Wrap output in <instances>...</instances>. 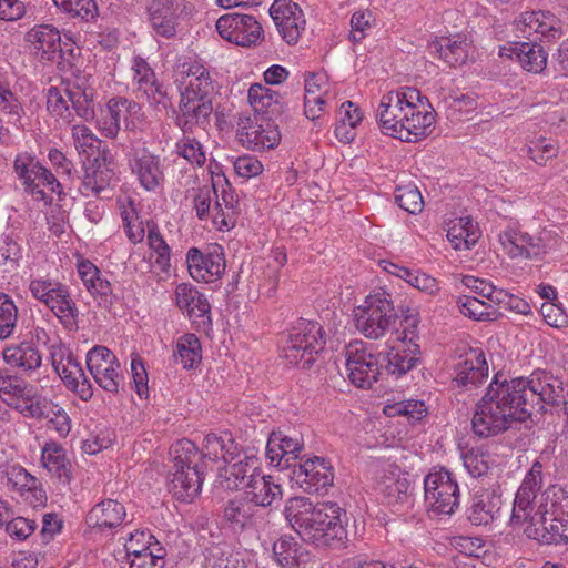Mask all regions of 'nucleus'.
Wrapping results in <instances>:
<instances>
[{
  "label": "nucleus",
  "instance_id": "obj_51",
  "mask_svg": "<svg viewBox=\"0 0 568 568\" xmlns=\"http://www.w3.org/2000/svg\"><path fill=\"white\" fill-rule=\"evenodd\" d=\"M113 365L121 367L116 356L105 346L97 345L87 354V367L91 375Z\"/></svg>",
  "mask_w": 568,
  "mask_h": 568
},
{
  "label": "nucleus",
  "instance_id": "obj_59",
  "mask_svg": "<svg viewBox=\"0 0 568 568\" xmlns=\"http://www.w3.org/2000/svg\"><path fill=\"white\" fill-rule=\"evenodd\" d=\"M120 371L121 367L113 365L112 367L102 368L100 372L92 374V377L105 392L118 394L120 388L124 386V377Z\"/></svg>",
  "mask_w": 568,
  "mask_h": 568
},
{
  "label": "nucleus",
  "instance_id": "obj_27",
  "mask_svg": "<svg viewBox=\"0 0 568 568\" xmlns=\"http://www.w3.org/2000/svg\"><path fill=\"white\" fill-rule=\"evenodd\" d=\"M213 110V103L193 102L189 98L180 99L176 124L184 134L193 133L195 128L205 130L210 124Z\"/></svg>",
  "mask_w": 568,
  "mask_h": 568
},
{
  "label": "nucleus",
  "instance_id": "obj_57",
  "mask_svg": "<svg viewBox=\"0 0 568 568\" xmlns=\"http://www.w3.org/2000/svg\"><path fill=\"white\" fill-rule=\"evenodd\" d=\"M155 548L130 558V568H164L165 549L155 541Z\"/></svg>",
  "mask_w": 568,
  "mask_h": 568
},
{
  "label": "nucleus",
  "instance_id": "obj_13",
  "mask_svg": "<svg viewBox=\"0 0 568 568\" xmlns=\"http://www.w3.org/2000/svg\"><path fill=\"white\" fill-rule=\"evenodd\" d=\"M270 16L282 39L290 45L297 43L306 27L301 7L292 0H274Z\"/></svg>",
  "mask_w": 568,
  "mask_h": 568
},
{
  "label": "nucleus",
  "instance_id": "obj_47",
  "mask_svg": "<svg viewBox=\"0 0 568 568\" xmlns=\"http://www.w3.org/2000/svg\"><path fill=\"white\" fill-rule=\"evenodd\" d=\"M458 307L463 315L476 321L496 320V311L488 306L484 301L474 296H463L458 298Z\"/></svg>",
  "mask_w": 568,
  "mask_h": 568
},
{
  "label": "nucleus",
  "instance_id": "obj_32",
  "mask_svg": "<svg viewBox=\"0 0 568 568\" xmlns=\"http://www.w3.org/2000/svg\"><path fill=\"white\" fill-rule=\"evenodd\" d=\"M500 243L511 257L532 258L542 251L541 239L515 230H506L499 235Z\"/></svg>",
  "mask_w": 568,
  "mask_h": 568
},
{
  "label": "nucleus",
  "instance_id": "obj_33",
  "mask_svg": "<svg viewBox=\"0 0 568 568\" xmlns=\"http://www.w3.org/2000/svg\"><path fill=\"white\" fill-rule=\"evenodd\" d=\"M547 513L548 511L545 514H534L531 523H528L524 529L525 535L540 544H566L564 536H561L558 516L551 514V518H548L546 516Z\"/></svg>",
  "mask_w": 568,
  "mask_h": 568
},
{
  "label": "nucleus",
  "instance_id": "obj_40",
  "mask_svg": "<svg viewBox=\"0 0 568 568\" xmlns=\"http://www.w3.org/2000/svg\"><path fill=\"white\" fill-rule=\"evenodd\" d=\"M273 556L282 568H295L303 561V547L292 536H282L273 544Z\"/></svg>",
  "mask_w": 568,
  "mask_h": 568
},
{
  "label": "nucleus",
  "instance_id": "obj_35",
  "mask_svg": "<svg viewBox=\"0 0 568 568\" xmlns=\"http://www.w3.org/2000/svg\"><path fill=\"white\" fill-rule=\"evenodd\" d=\"M125 508L122 504L113 499H106L97 504L87 516L89 527L105 529L115 528L122 524L125 518Z\"/></svg>",
  "mask_w": 568,
  "mask_h": 568
},
{
  "label": "nucleus",
  "instance_id": "obj_22",
  "mask_svg": "<svg viewBox=\"0 0 568 568\" xmlns=\"http://www.w3.org/2000/svg\"><path fill=\"white\" fill-rule=\"evenodd\" d=\"M26 41L43 61H53L61 52L60 31L52 24H39L26 33Z\"/></svg>",
  "mask_w": 568,
  "mask_h": 568
},
{
  "label": "nucleus",
  "instance_id": "obj_42",
  "mask_svg": "<svg viewBox=\"0 0 568 568\" xmlns=\"http://www.w3.org/2000/svg\"><path fill=\"white\" fill-rule=\"evenodd\" d=\"M59 292L60 293L57 295L54 304L51 305L50 311L59 318L60 323L64 327L72 328L73 326H77L79 310L65 285Z\"/></svg>",
  "mask_w": 568,
  "mask_h": 568
},
{
  "label": "nucleus",
  "instance_id": "obj_3",
  "mask_svg": "<svg viewBox=\"0 0 568 568\" xmlns=\"http://www.w3.org/2000/svg\"><path fill=\"white\" fill-rule=\"evenodd\" d=\"M248 101L255 115L239 123L240 142L254 152L274 149L281 141L276 121L285 116L287 103L277 91L260 83L248 89Z\"/></svg>",
  "mask_w": 568,
  "mask_h": 568
},
{
  "label": "nucleus",
  "instance_id": "obj_19",
  "mask_svg": "<svg viewBox=\"0 0 568 568\" xmlns=\"http://www.w3.org/2000/svg\"><path fill=\"white\" fill-rule=\"evenodd\" d=\"M404 111H406V118L403 123V131L405 133L399 139L400 141L415 142L430 134L435 124V111L428 100L423 99L422 102L413 101V103L405 106Z\"/></svg>",
  "mask_w": 568,
  "mask_h": 568
},
{
  "label": "nucleus",
  "instance_id": "obj_37",
  "mask_svg": "<svg viewBox=\"0 0 568 568\" xmlns=\"http://www.w3.org/2000/svg\"><path fill=\"white\" fill-rule=\"evenodd\" d=\"M135 106V102L125 98L111 99L105 110L101 112V116L97 120L98 129L105 138H115L120 131L122 112H130Z\"/></svg>",
  "mask_w": 568,
  "mask_h": 568
},
{
  "label": "nucleus",
  "instance_id": "obj_31",
  "mask_svg": "<svg viewBox=\"0 0 568 568\" xmlns=\"http://www.w3.org/2000/svg\"><path fill=\"white\" fill-rule=\"evenodd\" d=\"M501 497L495 490L484 489L476 493L468 508V520L476 526L493 523L500 510Z\"/></svg>",
  "mask_w": 568,
  "mask_h": 568
},
{
  "label": "nucleus",
  "instance_id": "obj_24",
  "mask_svg": "<svg viewBox=\"0 0 568 568\" xmlns=\"http://www.w3.org/2000/svg\"><path fill=\"white\" fill-rule=\"evenodd\" d=\"M376 489L388 504L403 503L410 495L408 474L396 465H387L377 479Z\"/></svg>",
  "mask_w": 568,
  "mask_h": 568
},
{
  "label": "nucleus",
  "instance_id": "obj_12",
  "mask_svg": "<svg viewBox=\"0 0 568 568\" xmlns=\"http://www.w3.org/2000/svg\"><path fill=\"white\" fill-rule=\"evenodd\" d=\"M216 30L223 39L241 47L257 45L264 38L262 24L253 14L243 11L220 17Z\"/></svg>",
  "mask_w": 568,
  "mask_h": 568
},
{
  "label": "nucleus",
  "instance_id": "obj_43",
  "mask_svg": "<svg viewBox=\"0 0 568 568\" xmlns=\"http://www.w3.org/2000/svg\"><path fill=\"white\" fill-rule=\"evenodd\" d=\"M174 357L175 362L180 363L183 368H193L201 361V345L199 338L194 334L183 335L178 342Z\"/></svg>",
  "mask_w": 568,
  "mask_h": 568
},
{
  "label": "nucleus",
  "instance_id": "obj_7",
  "mask_svg": "<svg viewBox=\"0 0 568 568\" xmlns=\"http://www.w3.org/2000/svg\"><path fill=\"white\" fill-rule=\"evenodd\" d=\"M398 320L392 295L382 290L368 295L364 303L354 308L355 327L365 337H383Z\"/></svg>",
  "mask_w": 568,
  "mask_h": 568
},
{
  "label": "nucleus",
  "instance_id": "obj_64",
  "mask_svg": "<svg viewBox=\"0 0 568 568\" xmlns=\"http://www.w3.org/2000/svg\"><path fill=\"white\" fill-rule=\"evenodd\" d=\"M4 525L6 532L17 540L27 539L37 527L34 520L23 517L10 518Z\"/></svg>",
  "mask_w": 568,
  "mask_h": 568
},
{
  "label": "nucleus",
  "instance_id": "obj_28",
  "mask_svg": "<svg viewBox=\"0 0 568 568\" xmlns=\"http://www.w3.org/2000/svg\"><path fill=\"white\" fill-rule=\"evenodd\" d=\"M185 88L181 90V99H191L193 102L213 103L215 99L214 85L209 71L201 64L189 67Z\"/></svg>",
  "mask_w": 568,
  "mask_h": 568
},
{
  "label": "nucleus",
  "instance_id": "obj_44",
  "mask_svg": "<svg viewBox=\"0 0 568 568\" xmlns=\"http://www.w3.org/2000/svg\"><path fill=\"white\" fill-rule=\"evenodd\" d=\"M65 94L78 116L84 121L94 119L93 92L91 89L74 85L65 88Z\"/></svg>",
  "mask_w": 568,
  "mask_h": 568
},
{
  "label": "nucleus",
  "instance_id": "obj_41",
  "mask_svg": "<svg viewBox=\"0 0 568 568\" xmlns=\"http://www.w3.org/2000/svg\"><path fill=\"white\" fill-rule=\"evenodd\" d=\"M447 239L455 250H469L477 242V233L469 216L453 221Z\"/></svg>",
  "mask_w": 568,
  "mask_h": 568
},
{
  "label": "nucleus",
  "instance_id": "obj_17",
  "mask_svg": "<svg viewBox=\"0 0 568 568\" xmlns=\"http://www.w3.org/2000/svg\"><path fill=\"white\" fill-rule=\"evenodd\" d=\"M224 468L219 469L217 484L226 490L245 489L246 484L260 475L258 458L247 453H242L240 449V457H236L232 463H225Z\"/></svg>",
  "mask_w": 568,
  "mask_h": 568
},
{
  "label": "nucleus",
  "instance_id": "obj_1",
  "mask_svg": "<svg viewBox=\"0 0 568 568\" xmlns=\"http://www.w3.org/2000/svg\"><path fill=\"white\" fill-rule=\"evenodd\" d=\"M170 455L173 467L169 489L178 500L191 503L201 493L205 475L213 470L212 465L220 459L232 463L240 457V447L230 433H210L201 450L192 440L183 438L171 446Z\"/></svg>",
  "mask_w": 568,
  "mask_h": 568
},
{
  "label": "nucleus",
  "instance_id": "obj_6",
  "mask_svg": "<svg viewBox=\"0 0 568 568\" xmlns=\"http://www.w3.org/2000/svg\"><path fill=\"white\" fill-rule=\"evenodd\" d=\"M325 332L313 321L300 320L290 331L282 346L283 358L292 365L310 369L325 347Z\"/></svg>",
  "mask_w": 568,
  "mask_h": 568
},
{
  "label": "nucleus",
  "instance_id": "obj_23",
  "mask_svg": "<svg viewBox=\"0 0 568 568\" xmlns=\"http://www.w3.org/2000/svg\"><path fill=\"white\" fill-rule=\"evenodd\" d=\"M243 495L254 504L255 508H271L281 503L283 489L272 476L260 474L250 479Z\"/></svg>",
  "mask_w": 568,
  "mask_h": 568
},
{
  "label": "nucleus",
  "instance_id": "obj_54",
  "mask_svg": "<svg viewBox=\"0 0 568 568\" xmlns=\"http://www.w3.org/2000/svg\"><path fill=\"white\" fill-rule=\"evenodd\" d=\"M155 537L148 529H136L130 534L124 548L128 557L154 549Z\"/></svg>",
  "mask_w": 568,
  "mask_h": 568
},
{
  "label": "nucleus",
  "instance_id": "obj_52",
  "mask_svg": "<svg viewBox=\"0 0 568 568\" xmlns=\"http://www.w3.org/2000/svg\"><path fill=\"white\" fill-rule=\"evenodd\" d=\"M395 201L399 207L410 214H417L424 207L423 196L415 185L397 186L395 190Z\"/></svg>",
  "mask_w": 568,
  "mask_h": 568
},
{
  "label": "nucleus",
  "instance_id": "obj_9",
  "mask_svg": "<svg viewBox=\"0 0 568 568\" xmlns=\"http://www.w3.org/2000/svg\"><path fill=\"white\" fill-rule=\"evenodd\" d=\"M423 99L427 101V98L422 95L417 89L409 87L383 95L376 113L382 132L395 139H402L405 133L403 131L406 118L405 106L413 101L422 102Z\"/></svg>",
  "mask_w": 568,
  "mask_h": 568
},
{
  "label": "nucleus",
  "instance_id": "obj_15",
  "mask_svg": "<svg viewBox=\"0 0 568 568\" xmlns=\"http://www.w3.org/2000/svg\"><path fill=\"white\" fill-rule=\"evenodd\" d=\"M176 306L197 328L204 331L212 327L211 304L206 296L190 283H181L175 288Z\"/></svg>",
  "mask_w": 568,
  "mask_h": 568
},
{
  "label": "nucleus",
  "instance_id": "obj_50",
  "mask_svg": "<svg viewBox=\"0 0 568 568\" xmlns=\"http://www.w3.org/2000/svg\"><path fill=\"white\" fill-rule=\"evenodd\" d=\"M54 4L72 17L91 21L98 16V6L94 0H52Z\"/></svg>",
  "mask_w": 568,
  "mask_h": 568
},
{
  "label": "nucleus",
  "instance_id": "obj_21",
  "mask_svg": "<svg viewBox=\"0 0 568 568\" xmlns=\"http://www.w3.org/2000/svg\"><path fill=\"white\" fill-rule=\"evenodd\" d=\"M130 166L140 184L146 191H154L164 180L160 158L146 148L133 149L130 154Z\"/></svg>",
  "mask_w": 568,
  "mask_h": 568
},
{
  "label": "nucleus",
  "instance_id": "obj_61",
  "mask_svg": "<svg viewBox=\"0 0 568 568\" xmlns=\"http://www.w3.org/2000/svg\"><path fill=\"white\" fill-rule=\"evenodd\" d=\"M405 273L406 275H404L402 280L418 291L429 295H436L439 292L438 282L433 276L419 271H412L409 268H407Z\"/></svg>",
  "mask_w": 568,
  "mask_h": 568
},
{
  "label": "nucleus",
  "instance_id": "obj_34",
  "mask_svg": "<svg viewBox=\"0 0 568 568\" xmlns=\"http://www.w3.org/2000/svg\"><path fill=\"white\" fill-rule=\"evenodd\" d=\"M558 21L555 16L544 11L524 12L517 21V30L530 34L539 33L549 41L560 37L561 31L557 26Z\"/></svg>",
  "mask_w": 568,
  "mask_h": 568
},
{
  "label": "nucleus",
  "instance_id": "obj_11",
  "mask_svg": "<svg viewBox=\"0 0 568 568\" xmlns=\"http://www.w3.org/2000/svg\"><path fill=\"white\" fill-rule=\"evenodd\" d=\"M349 382L359 388H371L381 375V354L375 355L362 341L351 342L345 348Z\"/></svg>",
  "mask_w": 568,
  "mask_h": 568
},
{
  "label": "nucleus",
  "instance_id": "obj_30",
  "mask_svg": "<svg viewBox=\"0 0 568 568\" xmlns=\"http://www.w3.org/2000/svg\"><path fill=\"white\" fill-rule=\"evenodd\" d=\"M257 509L244 495L229 499L223 509V518L227 527L242 532L254 524Z\"/></svg>",
  "mask_w": 568,
  "mask_h": 568
},
{
  "label": "nucleus",
  "instance_id": "obj_60",
  "mask_svg": "<svg viewBox=\"0 0 568 568\" xmlns=\"http://www.w3.org/2000/svg\"><path fill=\"white\" fill-rule=\"evenodd\" d=\"M176 153L192 164L202 165L205 162V153L201 143L189 136H184L176 143Z\"/></svg>",
  "mask_w": 568,
  "mask_h": 568
},
{
  "label": "nucleus",
  "instance_id": "obj_2",
  "mask_svg": "<svg viewBox=\"0 0 568 568\" xmlns=\"http://www.w3.org/2000/svg\"><path fill=\"white\" fill-rule=\"evenodd\" d=\"M283 514L305 542L320 549L346 547V511L337 503L314 505L308 498L293 497L285 503Z\"/></svg>",
  "mask_w": 568,
  "mask_h": 568
},
{
  "label": "nucleus",
  "instance_id": "obj_5",
  "mask_svg": "<svg viewBox=\"0 0 568 568\" xmlns=\"http://www.w3.org/2000/svg\"><path fill=\"white\" fill-rule=\"evenodd\" d=\"M504 382L527 419L534 413L545 412V405L560 406L564 402V382L548 371L536 369L529 376Z\"/></svg>",
  "mask_w": 568,
  "mask_h": 568
},
{
  "label": "nucleus",
  "instance_id": "obj_18",
  "mask_svg": "<svg viewBox=\"0 0 568 568\" xmlns=\"http://www.w3.org/2000/svg\"><path fill=\"white\" fill-rule=\"evenodd\" d=\"M52 365L69 390L73 392L84 402L92 398V384L71 352L67 355H61L60 359H57L55 355H53Z\"/></svg>",
  "mask_w": 568,
  "mask_h": 568
},
{
  "label": "nucleus",
  "instance_id": "obj_26",
  "mask_svg": "<svg viewBox=\"0 0 568 568\" xmlns=\"http://www.w3.org/2000/svg\"><path fill=\"white\" fill-rule=\"evenodd\" d=\"M499 55L510 59L516 58L523 69L532 73L541 72L547 63V53L535 41L514 42L509 47H501Z\"/></svg>",
  "mask_w": 568,
  "mask_h": 568
},
{
  "label": "nucleus",
  "instance_id": "obj_53",
  "mask_svg": "<svg viewBox=\"0 0 568 568\" xmlns=\"http://www.w3.org/2000/svg\"><path fill=\"white\" fill-rule=\"evenodd\" d=\"M69 102L65 88L63 90L57 87L49 88L47 94L48 111L53 115L60 116L68 123L72 121V114L69 111Z\"/></svg>",
  "mask_w": 568,
  "mask_h": 568
},
{
  "label": "nucleus",
  "instance_id": "obj_62",
  "mask_svg": "<svg viewBox=\"0 0 568 568\" xmlns=\"http://www.w3.org/2000/svg\"><path fill=\"white\" fill-rule=\"evenodd\" d=\"M8 485H10L13 489L20 491L24 495V491L28 488H34V485H38V478L29 474L21 466H12L7 473Z\"/></svg>",
  "mask_w": 568,
  "mask_h": 568
},
{
  "label": "nucleus",
  "instance_id": "obj_10",
  "mask_svg": "<svg viewBox=\"0 0 568 568\" xmlns=\"http://www.w3.org/2000/svg\"><path fill=\"white\" fill-rule=\"evenodd\" d=\"M425 503L435 514L452 515L459 506V487L453 474L440 468L424 479Z\"/></svg>",
  "mask_w": 568,
  "mask_h": 568
},
{
  "label": "nucleus",
  "instance_id": "obj_63",
  "mask_svg": "<svg viewBox=\"0 0 568 568\" xmlns=\"http://www.w3.org/2000/svg\"><path fill=\"white\" fill-rule=\"evenodd\" d=\"M213 199H217V192L214 184L204 185L199 189L197 194L194 197L193 204L196 211V216L200 220H205L209 216Z\"/></svg>",
  "mask_w": 568,
  "mask_h": 568
},
{
  "label": "nucleus",
  "instance_id": "obj_38",
  "mask_svg": "<svg viewBox=\"0 0 568 568\" xmlns=\"http://www.w3.org/2000/svg\"><path fill=\"white\" fill-rule=\"evenodd\" d=\"M488 377V365L483 353L473 352L459 364L456 381L464 387H477Z\"/></svg>",
  "mask_w": 568,
  "mask_h": 568
},
{
  "label": "nucleus",
  "instance_id": "obj_36",
  "mask_svg": "<svg viewBox=\"0 0 568 568\" xmlns=\"http://www.w3.org/2000/svg\"><path fill=\"white\" fill-rule=\"evenodd\" d=\"M43 467L60 481L69 484L72 479V464L65 449L58 443H47L42 448Z\"/></svg>",
  "mask_w": 568,
  "mask_h": 568
},
{
  "label": "nucleus",
  "instance_id": "obj_14",
  "mask_svg": "<svg viewBox=\"0 0 568 568\" xmlns=\"http://www.w3.org/2000/svg\"><path fill=\"white\" fill-rule=\"evenodd\" d=\"M293 476L300 487L308 494H320L334 481L332 465L317 456L305 460L302 458L297 467L295 466Z\"/></svg>",
  "mask_w": 568,
  "mask_h": 568
},
{
  "label": "nucleus",
  "instance_id": "obj_46",
  "mask_svg": "<svg viewBox=\"0 0 568 568\" xmlns=\"http://www.w3.org/2000/svg\"><path fill=\"white\" fill-rule=\"evenodd\" d=\"M521 152L528 155L536 164L545 165L549 159L557 156L558 148L551 140L540 136L525 145Z\"/></svg>",
  "mask_w": 568,
  "mask_h": 568
},
{
  "label": "nucleus",
  "instance_id": "obj_56",
  "mask_svg": "<svg viewBox=\"0 0 568 568\" xmlns=\"http://www.w3.org/2000/svg\"><path fill=\"white\" fill-rule=\"evenodd\" d=\"M418 313L412 312L407 308L405 312L402 311V321L400 326L402 331H396V339L400 341L404 345H409L413 347V344H417L416 339H418Z\"/></svg>",
  "mask_w": 568,
  "mask_h": 568
},
{
  "label": "nucleus",
  "instance_id": "obj_8",
  "mask_svg": "<svg viewBox=\"0 0 568 568\" xmlns=\"http://www.w3.org/2000/svg\"><path fill=\"white\" fill-rule=\"evenodd\" d=\"M0 393L7 395L4 402L28 418L48 417V400L38 388L21 377L0 371Z\"/></svg>",
  "mask_w": 568,
  "mask_h": 568
},
{
  "label": "nucleus",
  "instance_id": "obj_25",
  "mask_svg": "<svg viewBox=\"0 0 568 568\" xmlns=\"http://www.w3.org/2000/svg\"><path fill=\"white\" fill-rule=\"evenodd\" d=\"M179 6L175 0H153L149 6V19L156 36L172 39L179 24Z\"/></svg>",
  "mask_w": 568,
  "mask_h": 568
},
{
  "label": "nucleus",
  "instance_id": "obj_45",
  "mask_svg": "<svg viewBox=\"0 0 568 568\" xmlns=\"http://www.w3.org/2000/svg\"><path fill=\"white\" fill-rule=\"evenodd\" d=\"M148 243L154 253V255H152V257H155L154 265L161 272H168L171 267V250L161 235L156 225L149 226Z\"/></svg>",
  "mask_w": 568,
  "mask_h": 568
},
{
  "label": "nucleus",
  "instance_id": "obj_55",
  "mask_svg": "<svg viewBox=\"0 0 568 568\" xmlns=\"http://www.w3.org/2000/svg\"><path fill=\"white\" fill-rule=\"evenodd\" d=\"M64 285L59 282H52L48 280H33L30 283V291L34 298L41 301L49 308L57 298Z\"/></svg>",
  "mask_w": 568,
  "mask_h": 568
},
{
  "label": "nucleus",
  "instance_id": "obj_16",
  "mask_svg": "<svg viewBox=\"0 0 568 568\" xmlns=\"http://www.w3.org/2000/svg\"><path fill=\"white\" fill-rule=\"evenodd\" d=\"M426 51L447 67L456 68L466 63L468 59L469 42L463 33L449 36H435L427 42Z\"/></svg>",
  "mask_w": 568,
  "mask_h": 568
},
{
  "label": "nucleus",
  "instance_id": "obj_48",
  "mask_svg": "<svg viewBox=\"0 0 568 568\" xmlns=\"http://www.w3.org/2000/svg\"><path fill=\"white\" fill-rule=\"evenodd\" d=\"M18 308L11 297L0 292V341L9 338L17 326Z\"/></svg>",
  "mask_w": 568,
  "mask_h": 568
},
{
  "label": "nucleus",
  "instance_id": "obj_58",
  "mask_svg": "<svg viewBox=\"0 0 568 568\" xmlns=\"http://www.w3.org/2000/svg\"><path fill=\"white\" fill-rule=\"evenodd\" d=\"M133 81L136 84V90L143 95L148 91H152V87L158 82L154 71L150 68L145 60L142 58L134 59L132 67Z\"/></svg>",
  "mask_w": 568,
  "mask_h": 568
},
{
  "label": "nucleus",
  "instance_id": "obj_39",
  "mask_svg": "<svg viewBox=\"0 0 568 568\" xmlns=\"http://www.w3.org/2000/svg\"><path fill=\"white\" fill-rule=\"evenodd\" d=\"M2 355L8 365L26 372L34 371L41 365V355L30 343L6 347Z\"/></svg>",
  "mask_w": 568,
  "mask_h": 568
},
{
  "label": "nucleus",
  "instance_id": "obj_29",
  "mask_svg": "<svg viewBox=\"0 0 568 568\" xmlns=\"http://www.w3.org/2000/svg\"><path fill=\"white\" fill-rule=\"evenodd\" d=\"M419 345H404L403 347H390L385 354H381V368L395 377H400L413 369L419 362Z\"/></svg>",
  "mask_w": 568,
  "mask_h": 568
},
{
  "label": "nucleus",
  "instance_id": "obj_4",
  "mask_svg": "<svg viewBox=\"0 0 568 568\" xmlns=\"http://www.w3.org/2000/svg\"><path fill=\"white\" fill-rule=\"evenodd\" d=\"M501 376L500 373L495 375L486 394L476 405L471 428L478 437L496 436L509 429L514 422L527 420L509 387L500 379Z\"/></svg>",
  "mask_w": 568,
  "mask_h": 568
},
{
  "label": "nucleus",
  "instance_id": "obj_49",
  "mask_svg": "<svg viewBox=\"0 0 568 568\" xmlns=\"http://www.w3.org/2000/svg\"><path fill=\"white\" fill-rule=\"evenodd\" d=\"M542 486V465L539 460H535L531 468L526 474L516 496L534 503L537 494Z\"/></svg>",
  "mask_w": 568,
  "mask_h": 568
},
{
  "label": "nucleus",
  "instance_id": "obj_20",
  "mask_svg": "<svg viewBox=\"0 0 568 568\" xmlns=\"http://www.w3.org/2000/svg\"><path fill=\"white\" fill-rule=\"evenodd\" d=\"M190 275L197 282H215L225 271V258L222 252L203 254L197 247H191L186 254Z\"/></svg>",
  "mask_w": 568,
  "mask_h": 568
}]
</instances>
